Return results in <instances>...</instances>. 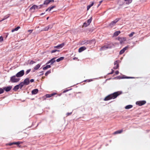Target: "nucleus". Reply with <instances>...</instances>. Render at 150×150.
Wrapping results in <instances>:
<instances>
[{
    "label": "nucleus",
    "instance_id": "nucleus-1",
    "mask_svg": "<svg viewBox=\"0 0 150 150\" xmlns=\"http://www.w3.org/2000/svg\"><path fill=\"white\" fill-rule=\"evenodd\" d=\"M120 93L119 92H115L112 94H110L106 97L104 99V100L107 101L116 98L117 96L120 95Z\"/></svg>",
    "mask_w": 150,
    "mask_h": 150
},
{
    "label": "nucleus",
    "instance_id": "nucleus-2",
    "mask_svg": "<svg viewBox=\"0 0 150 150\" xmlns=\"http://www.w3.org/2000/svg\"><path fill=\"white\" fill-rule=\"evenodd\" d=\"M120 20L119 18H117L114 21H112L109 24V26L112 28L115 26L116 23Z\"/></svg>",
    "mask_w": 150,
    "mask_h": 150
},
{
    "label": "nucleus",
    "instance_id": "nucleus-3",
    "mask_svg": "<svg viewBox=\"0 0 150 150\" xmlns=\"http://www.w3.org/2000/svg\"><path fill=\"white\" fill-rule=\"evenodd\" d=\"M16 76H13L11 77L10 80L12 82L15 83L19 81L20 79L16 78Z\"/></svg>",
    "mask_w": 150,
    "mask_h": 150
},
{
    "label": "nucleus",
    "instance_id": "nucleus-4",
    "mask_svg": "<svg viewBox=\"0 0 150 150\" xmlns=\"http://www.w3.org/2000/svg\"><path fill=\"white\" fill-rule=\"evenodd\" d=\"M92 41V40H82L81 42V45H87L90 43Z\"/></svg>",
    "mask_w": 150,
    "mask_h": 150
},
{
    "label": "nucleus",
    "instance_id": "nucleus-5",
    "mask_svg": "<svg viewBox=\"0 0 150 150\" xmlns=\"http://www.w3.org/2000/svg\"><path fill=\"white\" fill-rule=\"evenodd\" d=\"M24 74V71L23 70L21 71L18 72L16 75L17 77H20L23 76Z\"/></svg>",
    "mask_w": 150,
    "mask_h": 150
},
{
    "label": "nucleus",
    "instance_id": "nucleus-6",
    "mask_svg": "<svg viewBox=\"0 0 150 150\" xmlns=\"http://www.w3.org/2000/svg\"><path fill=\"white\" fill-rule=\"evenodd\" d=\"M146 103V102L145 100L137 101L136 102V104L138 105L139 106L144 105Z\"/></svg>",
    "mask_w": 150,
    "mask_h": 150
},
{
    "label": "nucleus",
    "instance_id": "nucleus-7",
    "mask_svg": "<svg viewBox=\"0 0 150 150\" xmlns=\"http://www.w3.org/2000/svg\"><path fill=\"white\" fill-rule=\"evenodd\" d=\"M118 40L120 42V43L122 44L124 43V42L126 40V38L125 37L120 38H118Z\"/></svg>",
    "mask_w": 150,
    "mask_h": 150
},
{
    "label": "nucleus",
    "instance_id": "nucleus-8",
    "mask_svg": "<svg viewBox=\"0 0 150 150\" xmlns=\"http://www.w3.org/2000/svg\"><path fill=\"white\" fill-rule=\"evenodd\" d=\"M36 9H38V6L35 5H34L30 8V10L32 11L33 12Z\"/></svg>",
    "mask_w": 150,
    "mask_h": 150
},
{
    "label": "nucleus",
    "instance_id": "nucleus-9",
    "mask_svg": "<svg viewBox=\"0 0 150 150\" xmlns=\"http://www.w3.org/2000/svg\"><path fill=\"white\" fill-rule=\"evenodd\" d=\"M128 46H127L121 50L119 52L120 54H123L125 52V50L128 49Z\"/></svg>",
    "mask_w": 150,
    "mask_h": 150
},
{
    "label": "nucleus",
    "instance_id": "nucleus-10",
    "mask_svg": "<svg viewBox=\"0 0 150 150\" xmlns=\"http://www.w3.org/2000/svg\"><path fill=\"white\" fill-rule=\"evenodd\" d=\"M114 66L113 69H117L119 67L118 62L117 60L114 63Z\"/></svg>",
    "mask_w": 150,
    "mask_h": 150
},
{
    "label": "nucleus",
    "instance_id": "nucleus-11",
    "mask_svg": "<svg viewBox=\"0 0 150 150\" xmlns=\"http://www.w3.org/2000/svg\"><path fill=\"white\" fill-rule=\"evenodd\" d=\"M55 59L56 58H54L52 59H51L47 63V64H48L50 63V64H53L54 62H55Z\"/></svg>",
    "mask_w": 150,
    "mask_h": 150
},
{
    "label": "nucleus",
    "instance_id": "nucleus-12",
    "mask_svg": "<svg viewBox=\"0 0 150 150\" xmlns=\"http://www.w3.org/2000/svg\"><path fill=\"white\" fill-rule=\"evenodd\" d=\"M12 88V86H9L6 87H4V90H5L6 92L9 91Z\"/></svg>",
    "mask_w": 150,
    "mask_h": 150
},
{
    "label": "nucleus",
    "instance_id": "nucleus-13",
    "mask_svg": "<svg viewBox=\"0 0 150 150\" xmlns=\"http://www.w3.org/2000/svg\"><path fill=\"white\" fill-rule=\"evenodd\" d=\"M86 49V47L85 46L80 47L78 51L79 52H81Z\"/></svg>",
    "mask_w": 150,
    "mask_h": 150
},
{
    "label": "nucleus",
    "instance_id": "nucleus-14",
    "mask_svg": "<svg viewBox=\"0 0 150 150\" xmlns=\"http://www.w3.org/2000/svg\"><path fill=\"white\" fill-rule=\"evenodd\" d=\"M25 85H28L29 83V79L28 78L25 79L23 82Z\"/></svg>",
    "mask_w": 150,
    "mask_h": 150
},
{
    "label": "nucleus",
    "instance_id": "nucleus-15",
    "mask_svg": "<svg viewBox=\"0 0 150 150\" xmlns=\"http://www.w3.org/2000/svg\"><path fill=\"white\" fill-rule=\"evenodd\" d=\"M64 45V44L62 43L61 44L57 46H54V48H56L58 49H60Z\"/></svg>",
    "mask_w": 150,
    "mask_h": 150
},
{
    "label": "nucleus",
    "instance_id": "nucleus-16",
    "mask_svg": "<svg viewBox=\"0 0 150 150\" xmlns=\"http://www.w3.org/2000/svg\"><path fill=\"white\" fill-rule=\"evenodd\" d=\"M122 132H123V130L122 129L119 130H117V131L115 132H114L113 133V134L114 135H115V134H120V133H122Z\"/></svg>",
    "mask_w": 150,
    "mask_h": 150
},
{
    "label": "nucleus",
    "instance_id": "nucleus-17",
    "mask_svg": "<svg viewBox=\"0 0 150 150\" xmlns=\"http://www.w3.org/2000/svg\"><path fill=\"white\" fill-rule=\"evenodd\" d=\"M38 91V90L37 89H35L33 90L32 91V94H37Z\"/></svg>",
    "mask_w": 150,
    "mask_h": 150
},
{
    "label": "nucleus",
    "instance_id": "nucleus-18",
    "mask_svg": "<svg viewBox=\"0 0 150 150\" xmlns=\"http://www.w3.org/2000/svg\"><path fill=\"white\" fill-rule=\"evenodd\" d=\"M21 143L20 142H14L11 143L9 144H7L8 145H11L13 144H16V145H19Z\"/></svg>",
    "mask_w": 150,
    "mask_h": 150
},
{
    "label": "nucleus",
    "instance_id": "nucleus-19",
    "mask_svg": "<svg viewBox=\"0 0 150 150\" xmlns=\"http://www.w3.org/2000/svg\"><path fill=\"white\" fill-rule=\"evenodd\" d=\"M56 94V93H54L50 94H47L46 95V96L47 98H50Z\"/></svg>",
    "mask_w": 150,
    "mask_h": 150
},
{
    "label": "nucleus",
    "instance_id": "nucleus-20",
    "mask_svg": "<svg viewBox=\"0 0 150 150\" xmlns=\"http://www.w3.org/2000/svg\"><path fill=\"white\" fill-rule=\"evenodd\" d=\"M108 48V47L106 46H104L102 47L100 49V51H102V50H105L106 49H107Z\"/></svg>",
    "mask_w": 150,
    "mask_h": 150
},
{
    "label": "nucleus",
    "instance_id": "nucleus-21",
    "mask_svg": "<svg viewBox=\"0 0 150 150\" xmlns=\"http://www.w3.org/2000/svg\"><path fill=\"white\" fill-rule=\"evenodd\" d=\"M41 65L38 64L36 65V66L34 68V69L35 70H36L38 69L40 67Z\"/></svg>",
    "mask_w": 150,
    "mask_h": 150
},
{
    "label": "nucleus",
    "instance_id": "nucleus-22",
    "mask_svg": "<svg viewBox=\"0 0 150 150\" xmlns=\"http://www.w3.org/2000/svg\"><path fill=\"white\" fill-rule=\"evenodd\" d=\"M120 33V32L119 31H116L114 33V36H117Z\"/></svg>",
    "mask_w": 150,
    "mask_h": 150
},
{
    "label": "nucleus",
    "instance_id": "nucleus-23",
    "mask_svg": "<svg viewBox=\"0 0 150 150\" xmlns=\"http://www.w3.org/2000/svg\"><path fill=\"white\" fill-rule=\"evenodd\" d=\"M50 3V0H46L44 1L43 4L44 5H47Z\"/></svg>",
    "mask_w": 150,
    "mask_h": 150
},
{
    "label": "nucleus",
    "instance_id": "nucleus-24",
    "mask_svg": "<svg viewBox=\"0 0 150 150\" xmlns=\"http://www.w3.org/2000/svg\"><path fill=\"white\" fill-rule=\"evenodd\" d=\"M19 88H20V87H19V86L18 85H17L14 87V88H13V90L15 91H16Z\"/></svg>",
    "mask_w": 150,
    "mask_h": 150
},
{
    "label": "nucleus",
    "instance_id": "nucleus-25",
    "mask_svg": "<svg viewBox=\"0 0 150 150\" xmlns=\"http://www.w3.org/2000/svg\"><path fill=\"white\" fill-rule=\"evenodd\" d=\"M20 28V27L19 26H18L16 28L13 29L11 30V32H13L15 31H17L19 28Z\"/></svg>",
    "mask_w": 150,
    "mask_h": 150
},
{
    "label": "nucleus",
    "instance_id": "nucleus-26",
    "mask_svg": "<svg viewBox=\"0 0 150 150\" xmlns=\"http://www.w3.org/2000/svg\"><path fill=\"white\" fill-rule=\"evenodd\" d=\"M132 107L133 106L132 105H128L125 106V108L126 109H129L132 108Z\"/></svg>",
    "mask_w": 150,
    "mask_h": 150
},
{
    "label": "nucleus",
    "instance_id": "nucleus-27",
    "mask_svg": "<svg viewBox=\"0 0 150 150\" xmlns=\"http://www.w3.org/2000/svg\"><path fill=\"white\" fill-rule=\"evenodd\" d=\"M51 67L50 65H47L45 67H44L43 68V69L44 70H46L47 69L49 68H50Z\"/></svg>",
    "mask_w": 150,
    "mask_h": 150
},
{
    "label": "nucleus",
    "instance_id": "nucleus-28",
    "mask_svg": "<svg viewBox=\"0 0 150 150\" xmlns=\"http://www.w3.org/2000/svg\"><path fill=\"white\" fill-rule=\"evenodd\" d=\"M64 57H60L59 58L57 59L56 60V61L57 62H60V61L64 59Z\"/></svg>",
    "mask_w": 150,
    "mask_h": 150
},
{
    "label": "nucleus",
    "instance_id": "nucleus-29",
    "mask_svg": "<svg viewBox=\"0 0 150 150\" xmlns=\"http://www.w3.org/2000/svg\"><path fill=\"white\" fill-rule=\"evenodd\" d=\"M25 84L23 83V82L19 84H18V85L19 86L20 88H21Z\"/></svg>",
    "mask_w": 150,
    "mask_h": 150
},
{
    "label": "nucleus",
    "instance_id": "nucleus-30",
    "mask_svg": "<svg viewBox=\"0 0 150 150\" xmlns=\"http://www.w3.org/2000/svg\"><path fill=\"white\" fill-rule=\"evenodd\" d=\"M92 18L91 17V18H90L88 19L87 21V22H86L87 23V24L88 25H89L90 24V23H91V21H92Z\"/></svg>",
    "mask_w": 150,
    "mask_h": 150
},
{
    "label": "nucleus",
    "instance_id": "nucleus-31",
    "mask_svg": "<svg viewBox=\"0 0 150 150\" xmlns=\"http://www.w3.org/2000/svg\"><path fill=\"white\" fill-rule=\"evenodd\" d=\"M53 26V24H52L49 25H48L47 26V27H48V28L49 30V29H51L52 28Z\"/></svg>",
    "mask_w": 150,
    "mask_h": 150
},
{
    "label": "nucleus",
    "instance_id": "nucleus-32",
    "mask_svg": "<svg viewBox=\"0 0 150 150\" xmlns=\"http://www.w3.org/2000/svg\"><path fill=\"white\" fill-rule=\"evenodd\" d=\"M125 1H126V4H129L132 2V0H125Z\"/></svg>",
    "mask_w": 150,
    "mask_h": 150
},
{
    "label": "nucleus",
    "instance_id": "nucleus-33",
    "mask_svg": "<svg viewBox=\"0 0 150 150\" xmlns=\"http://www.w3.org/2000/svg\"><path fill=\"white\" fill-rule=\"evenodd\" d=\"M134 34L135 33L134 32H132L129 35V36L130 37H132Z\"/></svg>",
    "mask_w": 150,
    "mask_h": 150
},
{
    "label": "nucleus",
    "instance_id": "nucleus-34",
    "mask_svg": "<svg viewBox=\"0 0 150 150\" xmlns=\"http://www.w3.org/2000/svg\"><path fill=\"white\" fill-rule=\"evenodd\" d=\"M4 91V89L2 88H0V94L3 93Z\"/></svg>",
    "mask_w": 150,
    "mask_h": 150
},
{
    "label": "nucleus",
    "instance_id": "nucleus-35",
    "mask_svg": "<svg viewBox=\"0 0 150 150\" xmlns=\"http://www.w3.org/2000/svg\"><path fill=\"white\" fill-rule=\"evenodd\" d=\"M9 17V16L8 15H7L6 16H5V17H4L2 19V20H1V21H3V20H5V19H6V18H7Z\"/></svg>",
    "mask_w": 150,
    "mask_h": 150
},
{
    "label": "nucleus",
    "instance_id": "nucleus-36",
    "mask_svg": "<svg viewBox=\"0 0 150 150\" xmlns=\"http://www.w3.org/2000/svg\"><path fill=\"white\" fill-rule=\"evenodd\" d=\"M88 25H89L87 24V23L86 22H85L83 24V26L85 27H87V26Z\"/></svg>",
    "mask_w": 150,
    "mask_h": 150
},
{
    "label": "nucleus",
    "instance_id": "nucleus-37",
    "mask_svg": "<svg viewBox=\"0 0 150 150\" xmlns=\"http://www.w3.org/2000/svg\"><path fill=\"white\" fill-rule=\"evenodd\" d=\"M49 30L48 28V27H45L42 30L43 31H47Z\"/></svg>",
    "mask_w": 150,
    "mask_h": 150
},
{
    "label": "nucleus",
    "instance_id": "nucleus-38",
    "mask_svg": "<svg viewBox=\"0 0 150 150\" xmlns=\"http://www.w3.org/2000/svg\"><path fill=\"white\" fill-rule=\"evenodd\" d=\"M57 51V52H59V50H53L52 51H51V52L52 53H54Z\"/></svg>",
    "mask_w": 150,
    "mask_h": 150
},
{
    "label": "nucleus",
    "instance_id": "nucleus-39",
    "mask_svg": "<svg viewBox=\"0 0 150 150\" xmlns=\"http://www.w3.org/2000/svg\"><path fill=\"white\" fill-rule=\"evenodd\" d=\"M55 7V6H53L51 7H50L49 11H51L52 9Z\"/></svg>",
    "mask_w": 150,
    "mask_h": 150
},
{
    "label": "nucleus",
    "instance_id": "nucleus-40",
    "mask_svg": "<svg viewBox=\"0 0 150 150\" xmlns=\"http://www.w3.org/2000/svg\"><path fill=\"white\" fill-rule=\"evenodd\" d=\"M31 71V69H30L27 70L25 72V74H28Z\"/></svg>",
    "mask_w": 150,
    "mask_h": 150
},
{
    "label": "nucleus",
    "instance_id": "nucleus-41",
    "mask_svg": "<svg viewBox=\"0 0 150 150\" xmlns=\"http://www.w3.org/2000/svg\"><path fill=\"white\" fill-rule=\"evenodd\" d=\"M51 72V71H47L45 73V75L47 76V75L49 74Z\"/></svg>",
    "mask_w": 150,
    "mask_h": 150
},
{
    "label": "nucleus",
    "instance_id": "nucleus-42",
    "mask_svg": "<svg viewBox=\"0 0 150 150\" xmlns=\"http://www.w3.org/2000/svg\"><path fill=\"white\" fill-rule=\"evenodd\" d=\"M123 2V1H122V0H120L119 1V2H118V3H119V5H122V4H121V2Z\"/></svg>",
    "mask_w": 150,
    "mask_h": 150
},
{
    "label": "nucleus",
    "instance_id": "nucleus-43",
    "mask_svg": "<svg viewBox=\"0 0 150 150\" xmlns=\"http://www.w3.org/2000/svg\"><path fill=\"white\" fill-rule=\"evenodd\" d=\"M71 113H72V112H68V113H67V114H66V116H67L70 115L71 114Z\"/></svg>",
    "mask_w": 150,
    "mask_h": 150
},
{
    "label": "nucleus",
    "instance_id": "nucleus-44",
    "mask_svg": "<svg viewBox=\"0 0 150 150\" xmlns=\"http://www.w3.org/2000/svg\"><path fill=\"white\" fill-rule=\"evenodd\" d=\"M43 6V4H42V5H39V6H38V9L41 8Z\"/></svg>",
    "mask_w": 150,
    "mask_h": 150
},
{
    "label": "nucleus",
    "instance_id": "nucleus-45",
    "mask_svg": "<svg viewBox=\"0 0 150 150\" xmlns=\"http://www.w3.org/2000/svg\"><path fill=\"white\" fill-rule=\"evenodd\" d=\"M35 62H34L33 61H30V64H33V63H35Z\"/></svg>",
    "mask_w": 150,
    "mask_h": 150
},
{
    "label": "nucleus",
    "instance_id": "nucleus-46",
    "mask_svg": "<svg viewBox=\"0 0 150 150\" xmlns=\"http://www.w3.org/2000/svg\"><path fill=\"white\" fill-rule=\"evenodd\" d=\"M3 38L1 36L0 37V41H3Z\"/></svg>",
    "mask_w": 150,
    "mask_h": 150
},
{
    "label": "nucleus",
    "instance_id": "nucleus-47",
    "mask_svg": "<svg viewBox=\"0 0 150 150\" xmlns=\"http://www.w3.org/2000/svg\"><path fill=\"white\" fill-rule=\"evenodd\" d=\"M91 7V6H90L89 5L88 6H87V10H88Z\"/></svg>",
    "mask_w": 150,
    "mask_h": 150
},
{
    "label": "nucleus",
    "instance_id": "nucleus-48",
    "mask_svg": "<svg viewBox=\"0 0 150 150\" xmlns=\"http://www.w3.org/2000/svg\"><path fill=\"white\" fill-rule=\"evenodd\" d=\"M91 7V6H90L89 5L88 6H87V10H88Z\"/></svg>",
    "mask_w": 150,
    "mask_h": 150
},
{
    "label": "nucleus",
    "instance_id": "nucleus-49",
    "mask_svg": "<svg viewBox=\"0 0 150 150\" xmlns=\"http://www.w3.org/2000/svg\"><path fill=\"white\" fill-rule=\"evenodd\" d=\"M93 4H94V3H93V2H91V4H90L89 5L90 6H91V7L93 5Z\"/></svg>",
    "mask_w": 150,
    "mask_h": 150
},
{
    "label": "nucleus",
    "instance_id": "nucleus-50",
    "mask_svg": "<svg viewBox=\"0 0 150 150\" xmlns=\"http://www.w3.org/2000/svg\"><path fill=\"white\" fill-rule=\"evenodd\" d=\"M119 72L118 71H117L115 72V74L116 75H117L119 74Z\"/></svg>",
    "mask_w": 150,
    "mask_h": 150
},
{
    "label": "nucleus",
    "instance_id": "nucleus-51",
    "mask_svg": "<svg viewBox=\"0 0 150 150\" xmlns=\"http://www.w3.org/2000/svg\"><path fill=\"white\" fill-rule=\"evenodd\" d=\"M33 31V30H28V32L30 33H32V32Z\"/></svg>",
    "mask_w": 150,
    "mask_h": 150
},
{
    "label": "nucleus",
    "instance_id": "nucleus-52",
    "mask_svg": "<svg viewBox=\"0 0 150 150\" xmlns=\"http://www.w3.org/2000/svg\"><path fill=\"white\" fill-rule=\"evenodd\" d=\"M112 71L111 73H109V74H112L113 73L114 71L112 69Z\"/></svg>",
    "mask_w": 150,
    "mask_h": 150
},
{
    "label": "nucleus",
    "instance_id": "nucleus-53",
    "mask_svg": "<svg viewBox=\"0 0 150 150\" xmlns=\"http://www.w3.org/2000/svg\"><path fill=\"white\" fill-rule=\"evenodd\" d=\"M69 91V90H64L63 91V93H65V92H67V91Z\"/></svg>",
    "mask_w": 150,
    "mask_h": 150
},
{
    "label": "nucleus",
    "instance_id": "nucleus-54",
    "mask_svg": "<svg viewBox=\"0 0 150 150\" xmlns=\"http://www.w3.org/2000/svg\"><path fill=\"white\" fill-rule=\"evenodd\" d=\"M34 80L33 79H31L30 80V81L31 82H33L34 81Z\"/></svg>",
    "mask_w": 150,
    "mask_h": 150
},
{
    "label": "nucleus",
    "instance_id": "nucleus-55",
    "mask_svg": "<svg viewBox=\"0 0 150 150\" xmlns=\"http://www.w3.org/2000/svg\"><path fill=\"white\" fill-rule=\"evenodd\" d=\"M54 2V0H50V2Z\"/></svg>",
    "mask_w": 150,
    "mask_h": 150
},
{
    "label": "nucleus",
    "instance_id": "nucleus-56",
    "mask_svg": "<svg viewBox=\"0 0 150 150\" xmlns=\"http://www.w3.org/2000/svg\"><path fill=\"white\" fill-rule=\"evenodd\" d=\"M49 9H50V7L46 9V11H47L48 10L49 11Z\"/></svg>",
    "mask_w": 150,
    "mask_h": 150
},
{
    "label": "nucleus",
    "instance_id": "nucleus-57",
    "mask_svg": "<svg viewBox=\"0 0 150 150\" xmlns=\"http://www.w3.org/2000/svg\"><path fill=\"white\" fill-rule=\"evenodd\" d=\"M45 13H41V14H40V15L42 16V15H43Z\"/></svg>",
    "mask_w": 150,
    "mask_h": 150
},
{
    "label": "nucleus",
    "instance_id": "nucleus-58",
    "mask_svg": "<svg viewBox=\"0 0 150 150\" xmlns=\"http://www.w3.org/2000/svg\"><path fill=\"white\" fill-rule=\"evenodd\" d=\"M49 18V17H47V20H48V19Z\"/></svg>",
    "mask_w": 150,
    "mask_h": 150
},
{
    "label": "nucleus",
    "instance_id": "nucleus-59",
    "mask_svg": "<svg viewBox=\"0 0 150 150\" xmlns=\"http://www.w3.org/2000/svg\"><path fill=\"white\" fill-rule=\"evenodd\" d=\"M127 78H132L131 77H128Z\"/></svg>",
    "mask_w": 150,
    "mask_h": 150
},
{
    "label": "nucleus",
    "instance_id": "nucleus-60",
    "mask_svg": "<svg viewBox=\"0 0 150 150\" xmlns=\"http://www.w3.org/2000/svg\"><path fill=\"white\" fill-rule=\"evenodd\" d=\"M102 2V1H100V3H101V2Z\"/></svg>",
    "mask_w": 150,
    "mask_h": 150
},
{
    "label": "nucleus",
    "instance_id": "nucleus-61",
    "mask_svg": "<svg viewBox=\"0 0 150 150\" xmlns=\"http://www.w3.org/2000/svg\"><path fill=\"white\" fill-rule=\"evenodd\" d=\"M73 59H74H74H75V57H74V58Z\"/></svg>",
    "mask_w": 150,
    "mask_h": 150
}]
</instances>
